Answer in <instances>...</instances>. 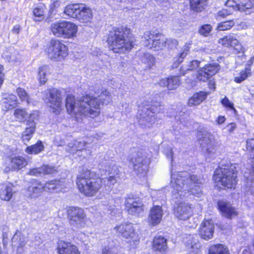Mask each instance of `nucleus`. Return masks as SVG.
I'll list each match as a JSON object with an SVG mask.
<instances>
[{
  "label": "nucleus",
  "mask_w": 254,
  "mask_h": 254,
  "mask_svg": "<svg viewBox=\"0 0 254 254\" xmlns=\"http://www.w3.org/2000/svg\"><path fill=\"white\" fill-rule=\"evenodd\" d=\"M202 181L197 176L187 172H179L171 175V191L174 199L183 198L192 194L199 196L202 193L201 188Z\"/></svg>",
  "instance_id": "nucleus-1"
},
{
  "label": "nucleus",
  "mask_w": 254,
  "mask_h": 254,
  "mask_svg": "<svg viewBox=\"0 0 254 254\" xmlns=\"http://www.w3.org/2000/svg\"><path fill=\"white\" fill-rule=\"evenodd\" d=\"M107 42L109 48L116 53H125L133 47L130 30L126 27L113 28L109 32Z\"/></svg>",
  "instance_id": "nucleus-2"
},
{
  "label": "nucleus",
  "mask_w": 254,
  "mask_h": 254,
  "mask_svg": "<svg viewBox=\"0 0 254 254\" xmlns=\"http://www.w3.org/2000/svg\"><path fill=\"white\" fill-rule=\"evenodd\" d=\"M90 101H92L89 95L76 99L74 96L69 95L65 100V107L67 112L77 119L82 116L93 118L98 116V111L96 106H90ZM95 105L98 106L97 104Z\"/></svg>",
  "instance_id": "nucleus-3"
},
{
  "label": "nucleus",
  "mask_w": 254,
  "mask_h": 254,
  "mask_svg": "<svg viewBox=\"0 0 254 254\" xmlns=\"http://www.w3.org/2000/svg\"><path fill=\"white\" fill-rule=\"evenodd\" d=\"M138 104L137 118L139 123L148 127L155 123V115L160 113L164 109L160 102L154 101L150 104V101L144 98L140 99Z\"/></svg>",
  "instance_id": "nucleus-4"
},
{
  "label": "nucleus",
  "mask_w": 254,
  "mask_h": 254,
  "mask_svg": "<svg viewBox=\"0 0 254 254\" xmlns=\"http://www.w3.org/2000/svg\"><path fill=\"white\" fill-rule=\"evenodd\" d=\"M93 176L89 170H86L77 177L78 190L86 196L95 195L104 185H107L103 179L94 178Z\"/></svg>",
  "instance_id": "nucleus-5"
},
{
  "label": "nucleus",
  "mask_w": 254,
  "mask_h": 254,
  "mask_svg": "<svg viewBox=\"0 0 254 254\" xmlns=\"http://www.w3.org/2000/svg\"><path fill=\"white\" fill-rule=\"evenodd\" d=\"M220 165L215 171L213 180L215 183H220L221 185L228 189L234 188L237 183L235 165L222 161Z\"/></svg>",
  "instance_id": "nucleus-6"
},
{
  "label": "nucleus",
  "mask_w": 254,
  "mask_h": 254,
  "mask_svg": "<svg viewBox=\"0 0 254 254\" xmlns=\"http://www.w3.org/2000/svg\"><path fill=\"white\" fill-rule=\"evenodd\" d=\"M143 38L146 41V46L155 51H158L167 47L172 48L178 44L175 39H166L156 30L147 31L144 33Z\"/></svg>",
  "instance_id": "nucleus-7"
},
{
  "label": "nucleus",
  "mask_w": 254,
  "mask_h": 254,
  "mask_svg": "<svg viewBox=\"0 0 254 254\" xmlns=\"http://www.w3.org/2000/svg\"><path fill=\"white\" fill-rule=\"evenodd\" d=\"M67 47L59 40H51L47 49L49 58L55 61H61L68 55Z\"/></svg>",
  "instance_id": "nucleus-8"
},
{
  "label": "nucleus",
  "mask_w": 254,
  "mask_h": 254,
  "mask_svg": "<svg viewBox=\"0 0 254 254\" xmlns=\"http://www.w3.org/2000/svg\"><path fill=\"white\" fill-rule=\"evenodd\" d=\"M130 162L137 175L145 176L147 170L149 161L147 157L141 151H135L132 154Z\"/></svg>",
  "instance_id": "nucleus-9"
},
{
  "label": "nucleus",
  "mask_w": 254,
  "mask_h": 254,
  "mask_svg": "<svg viewBox=\"0 0 254 254\" xmlns=\"http://www.w3.org/2000/svg\"><path fill=\"white\" fill-rule=\"evenodd\" d=\"M67 218L70 225L75 228L85 227L86 222L84 210L78 207H70L67 210Z\"/></svg>",
  "instance_id": "nucleus-10"
},
{
  "label": "nucleus",
  "mask_w": 254,
  "mask_h": 254,
  "mask_svg": "<svg viewBox=\"0 0 254 254\" xmlns=\"http://www.w3.org/2000/svg\"><path fill=\"white\" fill-rule=\"evenodd\" d=\"M115 229L119 235L126 239L131 245L136 246L138 244L139 238L135 232L132 224L130 223H122L117 226Z\"/></svg>",
  "instance_id": "nucleus-11"
},
{
  "label": "nucleus",
  "mask_w": 254,
  "mask_h": 254,
  "mask_svg": "<svg viewBox=\"0 0 254 254\" xmlns=\"http://www.w3.org/2000/svg\"><path fill=\"white\" fill-rule=\"evenodd\" d=\"M45 102L53 113L59 114L61 110L62 104L61 91L56 88L49 89L48 94L45 98Z\"/></svg>",
  "instance_id": "nucleus-12"
},
{
  "label": "nucleus",
  "mask_w": 254,
  "mask_h": 254,
  "mask_svg": "<svg viewBox=\"0 0 254 254\" xmlns=\"http://www.w3.org/2000/svg\"><path fill=\"white\" fill-rule=\"evenodd\" d=\"M199 142L203 151L209 155L214 154L217 149V144L212 134L204 131L199 137Z\"/></svg>",
  "instance_id": "nucleus-13"
},
{
  "label": "nucleus",
  "mask_w": 254,
  "mask_h": 254,
  "mask_svg": "<svg viewBox=\"0 0 254 254\" xmlns=\"http://www.w3.org/2000/svg\"><path fill=\"white\" fill-rule=\"evenodd\" d=\"M125 208L127 212L133 215H138L143 211V204L138 197L128 196L125 201Z\"/></svg>",
  "instance_id": "nucleus-14"
},
{
  "label": "nucleus",
  "mask_w": 254,
  "mask_h": 254,
  "mask_svg": "<svg viewBox=\"0 0 254 254\" xmlns=\"http://www.w3.org/2000/svg\"><path fill=\"white\" fill-rule=\"evenodd\" d=\"M104 165L105 171L109 173L110 176L108 178H103V180L107 186L110 188L116 183V179L119 177L120 170L113 160L106 161Z\"/></svg>",
  "instance_id": "nucleus-15"
},
{
  "label": "nucleus",
  "mask_w": 254,
  "mask_h": 254,
  "mask_svg": "<svg viewBox=\"0 0 254 254\" xmlns=\"http://www.w3.org/2000/svg\"><path fill=\"white\" fill-rule=\"evenodd\" d=\"M38 117V113L37 111H33L30 114L29 120L26 121V125L28 126L23 132L21 138L25 143L28 142L33 136L35 130L36 124L35 119Z\"/></svg>",
  "instance_id": "nucleus-16"
},
{
  "label": "nucleus",
  "mask_w": 254,
  "mask_h": 254,
  "mask_svg": "<svg viewBox=\"0 0 254 254\" xmlns=\"http://www.w3.org/2000/svg\"><path fill=\"white\" fill-rule=\"evenodd\" d=\"M219 65L216 64L205 65L197 71V79L199 81H206L217 72L219 69Z\"/></svg>",
  "instance_id": "nucleus-17"
},
{
  "label": "nucleus",
  "mask_w": 254,
  "mask_h": 254,
  "mask_svg": "<svg viewBox=\"0 0 254 254\" xmlns=\"http://www.w3.org/2000/svg\"><path fill=\"white\" fill-rule=\"evenodd\" d=\"M214 229V225L212 220H205L200 225L199 234L202 239L208 240L212 238Z\"/></svg>",
  "instance_id": "nucleus-18"
},
{
  "label": "nucleus",
  "mask_w": 254,
  "mask_h": 254,
  "mask_svg": "<svg viewBox=\"0 0 254 254\" xmlns=\"http://www.w3.org/2000/svg\"><path fill=\"white\" fill-rule=\"evenodd\" d=\"M90 98L92 101H90V106H96L95 104L98 106L96 107L98 110V115L100 113V106L101 104H107L110 101V96L109 92L106 89L102 90L99 95L96 96H90Z\"/></svg>",
  "instance_id": "nucleus-19"
},
{
  "label": "nucleus",
  "mask_w": 254,
  "mask_h": 254,
  "mask_svg": "<svg viewBox=\"0 0 254 254\" xmlns=\"http://www.w3.org/2000/svg\"><path fill=\"white\" fill-rule=\"evenodd\" d=\"M57 250L59 254H80L76 246L64 241L58 242Z\"/></svg>",
  "instance_id": "nucleus-20"
},
{
  "label": "nucleus",
  "mask_w": 254,
  "mask_h": 254,
  "mask_svg": "<svg viewBox=\"0 0 254 254\" xmlns=\"http://www.w3.org/2000/svg\"><path fill=\"white\" fill-rule=\"evenodd\" d=\"M174 214L179 219L186 220L191 215V207L188 204L180 203L175 208Z\"/></svg>",
  "instance_id": "nucleus-21"
},
{
  "label": "nucleus",
  "mask_w": 254,
  "mask_h": 254,
  "mask_svg": "<svg viewBox=\"0 0 254 254\" xmlns=\"http://www.w3.org/2000/svg\"><path fill=\"white\" fill-rule=\"evenodd\" d=\"M218 205L219 209L225 217L231 219L237 216V212L236 209L230 203L223 200L219 201Z\"/></svg>",
  "instance_id": "nucleus-22"
},
{
  "label": "nucleus",
  "mask_w": 254,
  "mask_h": 254,
  "mask_svg": "<svg viewBox=\"0 0 254 254\" xmlns=\"http://www.w3.org/2000/svg\"><path fill=\"white\" fill-rule=\"evenodd\" d=\"M163 214L162 207L159 205H154L150 209L148 219L150 224L153 225L158 224Z\"/></svg>",
  "instance_id": "nucleus-23"
},
{
  "label": "nucleus",
  "mask_w": 254,
  "mask_h": 254,
  "mask_svg": "<svg viewBox=\"0 0 254 254\" xmlns=\"http://www.w3.org/2000/svg\"><path fill=\"white\" fill-rule=\"evenodd\" d=\"M43 191V184L41 182H35L27 188L25 195L28 198L35 199L40 196Z\"/></svg>",
  "instance_id": "nucleus-24"
},
{
  "label": "nucleus",
  "mask_w": 254,
  "mask_h": 254,
  "mask_svg": "<svg viewBox=\"0 0 254 254\" xmlns=\"http://www.w3.org/2000/svg\"><path fill=\"white\" fill-rule=\"evenodd\" d=\"M16 192L15 187L11 184L3 185L0 189V197L2 200L9 201Z\"/></svg>",
  "instance_id": "nucleus-25"
},
{
  "label": "nucleus",
  "mask_w": 254,
  "mask_h": 254,
  "mask_svg": "<svg viewBox=\"0 0 254 254\" xmlns=\"http://www.w3.org/2000/svg\"><path fill=\"white\" fill-rule=\"evenodd\" d=\"M219 43L226 47H233L238 51L241 50V46L239 44L238 40L233 35H226L220 39Z\"/></svg>",
  "instance_id": "nucleus-26"
},
{
  "label": "nucleus",
  "mask_w": 254,
  "mask_h": 254,
  "mask_svg": "<svg viewBox=\"0 0 254 254\" xmlns=\"http://www.w3.org/2000/svg\"><path fill=\"white\" fill-rule=\"evenodd\" d=\"M27 242L26 238L18 231L15 232L12 238V245L17 247L18 251L20 253L22 251V248L25 246Z\"/></svg>",
  "instance_id": "nucleus-27"
},
{
  "label": "nucleus",
  "mask_w": 254,
  "mask_h": 254,
  "mask_svg": "<svg viewBox=\"0 0 254 254\" xmlns=\"http://www.w3.org/2000/svg\"><path fill=\"white\" fill-rule=\"evenodd\" d=\"M93 16L91 9L82 4L77 19L81 22L87 23L92 20Z\"/></svg>",
  "instance_id": "nucleus-28"
},
{
  "label": "nucleus",
  "mask_w": 254,
  "mask_h": 254,
  "mask_svg": "<svg viewBox=\"0 0 254 254\" xmlns=\"http://www.w3.org/2000/svg\"><path fill=\"white\" fill-rule=\"evenodd\" d=\"M77 31V26L73 23L64 21L63 34L62 37L69 38L75 36Z\"/></svg>",
  "instance_id": "nucleus-29"
},
{
  "label": "nucleus",
  "mask_w": 254,
  "mask_h": 254,
  "mask_svg": "<svg viewBox=\"0 0 254 254\" xmlns=\"http://www.w3.org/2000/svg\"><path fill=\"white\" fill-rule=\"evenodd\" d=\"M167 240L161 236L155 237L152 243L153 250L156 252H164L167 249Z\"/></svg>",
  "instance_id": "nucleus-30"
},
{
  "label": "nucleus",
  "mask_w": 254,
  "mask_h": 254,
  "mask_svg": "<svg viewBox=\"0 0 254 254\" xmlns=\"http://www.w3.org/2000/svg\"><path fill=\"white\" fill-rule=\"evenodd\" d=\"M180 83V81L178 76H170L167 79H164L160 81V84L167 86L169 90H174L177 88Z\"/></svg>",
  "instance_id": "nucleus-31"
},
{
  "label": "nucleus",
  "mask_w": 254,
  "mask_h": 254,
  "mask_svg": "<svg viewBox=\"0 0 254 254\" xmlns=\"http://www.w3.org/2000/svg\"><path fill=\"white\" fill-rule=\"evenodd\" d=\"M238 10L245 12L247 14L254 12V1L251 0H240Z\"/></svg>",
  "instance_id": "nucleus-32"
},
{
  "label": "nucleus",
  "mask_w": 254,
  "mask_h": 254,
  "mask_svg": "<svg viewBox=\"0 0 254 254\" xmlns=\"http://www.w3.org/2000/svg\"><path fill=\"white\" fill-rule=\"evenodd\" d=\"M82 4H72L67 5L64 9V13L74 18H77Z\"/></svg>",
  "instance_id": "nucleus-33"
},
{
  "label": "nucleus",
  "mask_w": 254,
  "mask_h": 254,
  "mask_svg": "<svg viewBox=\"0 0 254 254\" xmlns=\"http://www.w3.org/2000/svg\"><path fill=\"white\" fill-rule=\"evenodd\" d=\"M208 0H190L191 9L194 11L200 12L207 6Z\"/></svg>",
  "instance_id": "nucleus-34"
},
{
  "label": "nucleus",
  "mask_w": 254,
  "mask_h": 254,
  "mask_svg": "<svg viewBox=\"0 0 254 254\" xmlns=\"http://www.w3.org/2000/svg\"><path fill=\"white\" fill-rule=\"evenodd\" d=\"M207 93L200 91L195 93L189 100V106H195L200 104L207 97Z\"/></svg>",
  "instance_id": "nucleus-35"
},
{
  "label": "nucleus",
  "mask_w": 254,
  "mask_h": 254,
  "mask_svg": "<svg viewBox=\"0 0 254 254\" xmlns=\"http://www.w3.org/2000/svg\"><path fill=\"white\" fill-rule=\"evenodd\" d=\"M208 254H229V251L226 246L219 244L210 246L208 250Z\"/></svg>",
  "instance_id": "nucleus-36"
},
{
  "label": "nucleus",
  "mask_w": 254,
  "mask_h": 254,
  "mask_svg": "<svg viewBox=\"0 0 254 254\" xmlns=\"http://www.w3.org/2000/svg\"><path fill=\"white\" fill-rule=\"evenodd\" d=\"M11 166L14 170H19L24 167L27 164V161L22 157L16 156L11 159Z\"/></svg>",
  "instance_id": "nucleus-37"
},
{
  "label": "nucleus",
  "mask_w": 254,
  "mask_h": 254,
  "mask_svg": "<svg viewBox=\"0 0 254 254\" xmlns=\"http://www.w3.org/2000/svg\"><path fill=\"white\" fill-rule=\"evenodd\" d=\"M61 182L59 180H52L46 182L44 185H43V191L53 192L60 189Z\"/></svg>",
  "instance_id": "nucleus-38"
},
{
  "label": "nucleus",
  "mask_w": 254,
  "mask_h": 254,
  "mask_svg": "<svg viewBox=\"0 0 254 254\" xmlns=\"http://www.w3.org/2000/svg\"><path fill=\"white\" fill-rule=\"evenodd\" d=\"M64 21L52 23L51 25V30L53 34L57 37H62L64 27Z\"/></svg>",
  "instance_id": "nucleus-39"
},
{
  "label": "nucleus",
  "mask_w": 254,
  "mask_h": 254,
  "mask_svg": "<svg viewBox=\"0 0 254 254\" xmlns=\"http://www.w3.org/2000/svg\"><path fill=\"white\" fill-rule=\"evenodd\" d=\"M16 93L19 99L22 102H25L27 105L30 104L33 100L26 90L21 87L16 89Z\"/></svg>",
  "instance_id": "nucleus-40"
},
{
  "label": "nucleus",
  "mask_w": 254,
  "mask_h": 254,
  "mask_svg": "<svg viewBox=\"0 0 254 254\" xmlns=\"http://www.w3.org/2000/svg\"><path fill=\"white\" fill-rule=\"evenodd\" d=\"M44 148V146L41 141H38L36 144L28 146L25 151L28 154H36L42 152Z\"/></svg>",
  "instance_id": "nucleus-41"
},
{
  "label": "nucleus",
  "mask_w": 254,
  "mask_h": 254,
  "mask_svg": "<svg viewBox=\"0 0 254 254\" xmlns=\"http://www.w3.org/2000/svg\"><path fill=\"white\" fill-rule=\"evenodd\" d=\"M49 72L48 65L41 66L39 68L38 78L41 84H44L47 80V75Z\"/></svg>",
  "instance_id": "nucleus-42"
},
{
  "label": "nucleus",
  "mask_w": 254,
  "mask_h": 254,
  "mask_svg": "<svg viewBox=\"0 0 254 254\" xmlns=\"http://www.w3.org/2000/svg\"><path fill=\"white\" fill-rule=\"evenodd\" d=\"M189 52V47L185 46L181 52L179 54L178 56L175 57L173 66L177 67L183 61L184 59L186 57Z\"/></svg>",
  "instance_id": "nucleus-43"
},
{
  "label": "nucleus",
  "mask_w": 254,
  "mask_h": 254,
  "mask_svg": "<svg viewBox=\"0 0 254 254\" xmlns=\"http://www.w3.org/2000/svg\"><path fill=\"white\" fill-rule=\"evenodd\" d=\"M30 114H28L24 110L17 109L14 111V116L16 120L20 122H23L27 118L29 119Z\"/></svg>",
  "instance_id": "nucleus-44"
},
{
  "label": "nucleus",
  "mask_w": 254,
  "mask_h": 254,
  "mask_svg": "<svg viewBox=\"0 0 254 254\" xmlns=\"http://www.w3.org/2000/svg\"><path fill=\"white\" fill-rule=\"evenodd\" d=\"M17 52L13 49L6 50L2 54L3 57L9 62H16L17 59Z\"/></svg>",
  "instance_id": "nucleus-45"
},
{
  "label": "nucleus",
  "mask_w": 254,
  "mask_h": 254,
  "mask_svg": "<svg viewBox=\"0 0 254 254\" xmlns=\"http://www.w3.org/2000/svg\"><path fill=\"white\" fill-rule=\"evenodd\" d=\"M33 14L35 18L34 21H40L44 18V9L43 6L36 7L33 10Z\"/></svg>",
  "instance_id": "nucleus-46"
},
{
  "label": "nucleus",
  "mask_w": 254,
  "mask_h": 254,
  "mask_svg": "<svg viewBox=\"0 0 254 254\" xmlns=\"http://www.w3.org/2000/svg\"><path fill=\"white\" fill-rule=\"evenodd\" d=\"M235 24L233 20H229L220 23L217 26V29L220 31L227 30L232 28Z\"/></svg>",
  "instance_id": "nucleus-47"
},
{
  "label": "nucleus",
  "mask_w": 254,
  "mask_h": 254,
  "mask_svg": "<svg viewBox=\"0 0 254 254\" xmlns=\"http://www.w3.org/2000/svg\"><path fill=\"white\" fill-rule=\"evenodd\" d=\"M251 69L248 67L245 68L244 71H242L240 73L239 76L236 77L235 78V81L237 83H241L244 80H245L250 74Z\"/></svg>",
  "instance_id": "nucleus-48"
},
{
  "label": "nucleus",
  "mask_w": 254,
  "mask_h": 254,
  "mask_svg": "<svg viewBox=\"0 0 254 254\" xmlns=\"http://www.w3.org/2000/svg\"><path fill=\"white\" fill-rule=\"evenodd\" d=\"M42 173L44 175L55 174L57 172V168L49 165H43L41 167Z\"/></svg>",
  "instance_id": "nucleus-49"
},
{
  "label": "nucleus",
  "mask_w": 254,
  "mask_h": 254,
  "mask_svg": "<svg viewBox=\"0 0 254 254\" xmlns=\"http://www.w3.org/2000/svg\"><path fill=\"white\" fill-rule=\"evenodd\" d=\"M142 61L146 64L149 67H150L154 63V58L151 55L146 54L144 55Z\"/></svg>",
  "instance_id": "nucleus-50"
},
{
  "label": "nucleus",
  "mask_w": 254,
  "mask_h": 254,
  "mask_svg": "<svg viewBox=\"0 0 254 254\" xmlns=\"http://www.w3.org/2000/svg\"><path fill=\"white\" fill-rule=\"evenodd\" d=\"M212 27L210 24H204L201 26L199 29V33L204 36H207L211 31Z\"/></svg>",
  "instance_id": "nucleus-51"
},
{
  "label": "nucleus",
  "mask_w": 254,
  "mask_h": 254,
  "mask_svg": "<svg viewBox=\"0 0 254 254\" xmlns=\"http://www.w3.org/2000/svg\"><path fill=\"white\" fill-rule=\"evenodd\" d=\"M76 142V140L70 142L66 148V151L70 153H76L78 155L77 145Z\"/></svg>",
  "instance_id": "nucleus-52"
},
{
  "label": "nucleus",
  "mask_w": 254,
  "mask_h": 254,
  "mask_svg": "<svg viewBox=\"0 0 254 254\" xmlns=\"http://www.w3.org/2000/svg\"><path fill=\"white\" fill-rule=\"evenodd\" d=\"M240 0H227L225 2V5L229 7V9H232L233 11L235 8L238 10V4Z\"/></svg>",
  "instance_id": "nucleus-53"
},
{
  "label": "nucleus",
  "mask_w": 254,
  "mask_h": 254,
  "mask_svg": "<svg viewBox=\"0 0 254 254\" xmlns=\"http://www.w3.org/2000/svg\"><path fill=\"white\" fill-rule=\"evenodd\" d=\"M200 62L197 60H193L191 61L188 65L187 67H183V70L185 71L187 70H192L195 69L198 67Z\"/></svg>",
  "instance_id": "nucleus-54"
},
{
  "label": "nucleus",
  "mask_w": 254,
  "mask_h": 254,
  "mask_svg": "<svg viewBox=\"0 0 254 254\" xmlns=\"http://www.w3.org/2000/svg\"><path fill=\"white\" fill-rule=\"evenodd\" d=\"M9 103L11 104L13 107L16 106L17 104V97L13 94H9L7 97L4 98Z\"/></svg>",
  "instance_id": "nucleus-55"
},
{
  "label": "nucleus",
  "mask_w": 254,
  "mask_h": 254,
  "mask_svg": "<svg viewBox=\"0 0 254 254\" xmlns=\"http://www.w3.org/2000/svg\"><path fill=\"white\" fill-rule=\"evenodd\" d=\"M232 13V9L224 8L222 9L218 12L217 18L219 19L220 17H225V16L230 15Z\"/></svg>",
  "instance_id": "nucleus-56"
},
{
  "label": "nucleus",
  "mask_w": 254,
  "mask_h": 254,
  "mask_svg": "<svg viewBox=\"0 0 254 254\" xmlns=\"http://www.w3.org/2000/svg\"><path fill=\"white\" fill-rule=\"evenodd\" d=\"M221 103L224 106L229 108L231 110H235L233 106V104L226 97H224L221 100Z\"/></svg>",
  "instance_id": "nucleus-57"
},
{
  "label": "nucleus",
  "mask_w": 254,
  "mask_h": 254,
  "mask_svg": "<svg viewBox=\"0 0 254 254\" xmlns=\"http://www.w3.org/2000/svg\"><path fill=\"white\" fill-rule=\"evenodd\" d=\"M28 174L31 176H36L42 174L41 167L39 168H35L30 169Z\"/></svg>",
  "instance_id": "nucleus-58"
},
{
  "label": "nucleus",
  "mask_w": 254,
  "mask_h": 254,
  "mask_svg": "<svg viewBox=\"0 0 254 254\" xmlns=\"http://www.w3.org/2000/svg\"><path fill=\"white\" fill-rule=\"evenodd\" d=\"M41 243V240L39 237L35 236L34 240L31 239L29 246L31 247H37L39 246Z\"/></svg>",
  "instance_id": "nucleus-59"
},
{
  "label": "nucleus",
  "mask_w": 254,
  "mask_h": 254,
  "mask_svg": "<svg viewBox=\"0 0 254 254\" xmlns=\"http://www.w3.org/2000/svg\"><path fill=\"white\" fill-rule=\"evenodd\" d=\"M77 147L78 150V155H80V151L82 150L85 149V147L86 144V143L84 141H77Z\"/></svg>",
  "instance_id": "nucleus-60"
},
{
  "label": "nucleus",
  "mask_w": 254,
  "mask_h": 254,
  "mask_svg": "<svg viewBox=\"0 0 254 254\" xmlns=\"http://www.w3.org/2000/svg\"><path fill=\"white\" fill-rule=\"evenodd\" d=\"M2 104V109L5 111L11 110L14 108L12 106H11V104L9 103L7 101H6L4 98L3 99Z\"/></svg>",
  "instance_id": "nucleus-61"
},
{
  "label": "nucleus",
  "mask_w": 254,
  "mask_h": 254,
  "mask_svg": "<svg viewBox=\"0 0 254 254\" xmlns=\"http://www.w3.org/2000/svg\"><path fill=\"white\" fill-rule=\"evenodd\" d=\"M61 4V1L60 0H56L51 4L50 9L53 11L56 8H58Z\"/></svg>",
  "instance_id": "nucleus-62"
},
{
  "label": "nucleus",
  "mask_w": 254,
  "mask_h": 254,
  "mask_svg": "<svg viewBox=\"0 0 254 254\" xmlns=\"http://www.w3.org/2000/svg\"><path fill=\"white\" fill-rule=\"evenodd\" d=\"M91 151L89 149H85L80 151V156L83 157V158L88 157L91 154Z\"/></svg>",
  "instance_id": "nucleus-63"
},
{
  "label": "nucleus",
  "mask_w": 254,
  "mask_h": 254,
  "mask_svg": "<svg viewBox=\"0 0 254 254\" xmlns=\"http://www.w3.org/2000/svg\"><path fill=\"white\" fill-rule=\"evenodd\" d=\"M247 148L254 149V139H250L247 141Z\"/></svg>",
  "instance_id": "nucleus-64"
}]
</instances>
